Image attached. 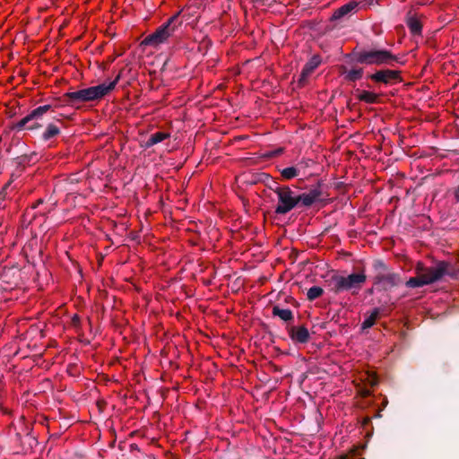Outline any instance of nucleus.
Segmentation results:
<instances>
[{
  "instance_id": "obj_18",
  "label": "nucleus",
  "mask_w": 459,
  "mask_h": 459,
  "mask_svg": "<svg viewBox=\"0 0 459 459\" xmlns=\"http://www.w3.org/2000/svg\"><path fill=\"white\" fill-rule=\"evenodd\" d=\"M357 91L359 92L358 99L360 101H364L368 104H373L377 103L378 100V95L374 92L359 90H357Z\"/></svg>"
},
{
  "instance_id": "obj_10",
  "label": "nucleus",
  "mask_w": 459,
  "mask_h": 459,
  "mask_svg": "<svg viewBox=\"0 0 459 459\" xmlns=\"http://www.w3.org/2000/svg\"><path fill=\"white\" fill-rule=\"evenodd\" d=\"M321 61L320 56L314 55L304 65L300 74L299 82H304L318 67Z\"/></svg>"
},
{
  "instance_id": "obj_3",
  "label": "nucleus",
  "mask_w": 459,
  "mask_h": 459,
  "mask_svg": "<svg viewBox=\"0 0 459 459\" xmlns=\"http://www.w3.org/2000/svg\"><path fill=\"white\" fill-rule=\"evenodd\" d=\"M416 274H422L429 285L439 281L445 276L456 280L459 278V265L447 261H437L434 265L427 267L422 262L415 266Z\"/></svg>"
},
{
  "instance_id": "obj_28",
  "label": "nucleus",
  "mask_w": 459,
  "mask_h": 459,
  "mask_svg": "<svg viewBox=\"0 0 459 459\" xmlns=\"http://www.w3.org/2000/svg\"><path fill=\"white\" fill-rule=\"evenodd\" d=\"M286 302L291 303V304H293L295 307H298V306H299V303L297 302V300H296L294 298L290 297V296L287 297V299H286Z\"/></svg>"
},
{
  "instance_id": "obj_31",
  "label": "nucleus",
  "mask_w": 459,
  "mask_h": 459,
  "mask_svg": "<svg viewBox=\"0 0 459 459\" xmlns=\"http://www.w3.org/2000/svg\"><path fill=\"white\" fill-rule=\"evenodd\" d=\"M43 203V200L42 199H39L36 201V203L34 204H32V208L35 209L37 208L40 204Z\"/></svg>"
},
{
  "instance_id": "obj_13",
  "label": "nucleus",
  "mask_w": 459,
  "mask_h": 459,
  "mask_svg": "<svg viewBox=\"0 0 459 459\" xmlns=\"http://www.w3.org/2000/svg\"><path fill=\"white\" fill-rule=\"evenodd\" d=\"M406 24H407L411 34H413V35H420L421 34L422 24L416 17L411 15V11L407 13Z\"/></svg>"
},
{
  "instance_id": "obj_24",
  "label": "nucleus",
  "mask_w": 459,
  "mask_h": 459,
  "mask_svg": "<svg viewBox=\"0 0 459 459\" xmlns=\"http://www.w3.org/2000/svg\"><path fill=\"white\" fill-rule=\"evenodd\" d=\"M297 202L298 206L299 205L303 207H310L315 204L314 200L308 195L307 193H302L300 195H298Z\"/></svg>"
},
{
  "instance_id": "obj_26",
  "label": "nucleus",
  "mask_w": 459,
  "mask_h": 459,
  "mask_svg": "<svg viewBox=\"0 0 459 459\" xmlns=\"http://www.w3.org/2000/svg\"><path fill=\"white\" fill-rule=\"evenodd\" d=\"M264 176L269 180V182L266 183V186L277 195L282 189V186H280L279 183L271 178L269 175L264 174Z\"/></svg>"
},
{
  "instance_id": "obj_30",
  "label": "nucleus",
  "mask_w": 459,
  "mask_h": 459,
  "mask_svg": "<svg viewBox=\"0 0 459 459\" xmlns=\"http://www.w3.org/2000/svg\"><path fill=\"white\" fill-rule=\"evenodd\" d=\"M73 324L77 325L80 323V317L78 315H74L72 318Z\"/></svg>"
},
{
  "instance_id": "obj_25",
  "label": "nucleus",
  "mask_w": 459,
  "mask_h": 459,
  "mask_svg": "<svg viewBox=\"0 0 459 459\" xmlns=\"http://www.w3.org/2000/svg\"><path fill=\"white\" fill-rule=\"evenodd\" d=\"M324 290L319 286H313L307 290V298L308 300L313 301L322 296Z\"/></svg>"
},
{
  "instance_id": "obj_16",
  "label": "nucleus",
  "mask_w": 459,
  "mask_h": 459,
  "mask_svg": "<svg viewBox=\"0 0 459 459\" xmlns=\"http://www.w3.org/2000/svg\"><path fill=\"white\" fill-rule=\"evenodd\" d=\"M379 314L380 309L378 307H376L373 309L369 316L366 315L365 319L361 324V329L366 330L372 327L375 325L377 318L379 316Z\"/></svg>"
},
{
  "instance_id": "obj_4",
  "label": "nucleus",
  "mask_w": 459,
  "mask_h": 459,
  "mask_svg": "<svg viewBox=\"0 0 459 459\" xmlns=\"http://www.w3.org/2000/svg\"><path fill=\"white\" fill-rule=\"evenodd\" d=\"M367 281V276L363 272L354 273L349 275H341L333 273L325 281L328 290L334 294L343 291H350L351 294H357Z\"/></svg>"
},
{
  "instance_id": "obj_6",
  "label": "nucleus",
  "mask_w": 459,
  "mask_h": 459,
  "mask_svg": "<svg viewBox=\"0 0 459 459\" xmlns=\"http://www.w3.org/2000/svg\"><path fill=\"white\" fill-rule=\"evenodd\" d=\"M181 11L171 16L165 23L160 26L153 33L148 35L141 43L142 46L153 48L164 43L174 31L182 24L179 20Z\"/></svg>"
},
{
  "instance_id": "obj_11",
  "label": "nucleus",
  "mask_w": 459,
  "mask_h": 459,
  "mask_svg": "<svg viewBox=\"0 0 459 459\" xmlns=\"http://www.w3.org/2000/svg\"><path fill=\"white\" fill-rule=\"evenodd\" d=\"M357 7L358 3L356 1H351L335 10L332 15V20H340L352 13Z\"/></svg>"
},
{
  "instance_id": "obj_12",
  "label": "nucleus",
  "mask_w": 459,
  "mask_h": 459,
  "mask_svg": "<svg viewBox=\"0 0 459 459\" xmlns=\"http://www.w3.org/2000/svg\"><path fill=\"white\" fill-rule=\"evenodd\" d=\"M32 121H33V119L30 117V114H29L26 117H24L22 119H21L19 122L14 124L13 126V129L21 131L23 129L34 130V129H38V128L41 127V125H39L37 122H34V123L29 125V123H30Z\"/></svg>"
},
{
  "instance_id": "obj_15",
  "label": "nucleus",
  "mask_w": 459,
  "mask_h": 459,
  "mask_svg": "<svg viewBox=\"0 0 459 459\" xmlns=\"http://www.w3.org/2000/svg\"><path fill=\"white\" fill-rule=\"evenodd\" d=\"M170 137V134L169 133L165 132H156L149 136L147 141L144 143L143 146L148 149L152 147L153 145L161 143L165 139H168Z\"/></svg>"
},
{
  "instance_id": "obj_14",
  "label": "nucleus",
  "mask_w": 459,
  "mask_h": 459,
  "mask_svg": "<svg viewBox=\"0 0 459 459\" xmlns=\"http://www.w3.org/2000/svg\"><path fill=\"white\" fill-rule=\"evenodd\" d=\"M272 314L273 316H278L286 323H290L294 319L293 313L290 309L281 308L278 305L273 306Z\"/></svg>"
},
{
  "instance_id": "obj_8",
  "label": "nucleus",
  "mask_w": 459,
  "mask_h": 459,
  "mask_svg": "<svg viewBox=\"0 0 459 459\" xmlns=\"http://www.w3.org/2000/svg\"><path fill=\"white\" fill-rule=\"evenodd\" d=\"M401 72L398 70L381 69L368 75V78L377 83L385 85L393 84L396 82H402Z\"/></svg>"
},
{
  "instance_id": "obj_23",
  "label": "nucleus",
  "mask_w": 459,
  "mask_h": 459,
  "mask_svg": "<svg viewBox=\"0 0 459 459\" xmlns=\"http://www.w3.org/2000/svg\"><path fill=\"white\" fill-rule=\"evenodd\" d=\"M52 109V106L49 104L39 106L33 109L30 114L33 120L40 118L45 113Z\"/></svg>"
},
{
  "instance_id": "obj_7",
  "label": "nucleus",
  "mask_w": 459,
  "mask_h": 459,
  "mask_svg": "<svg viewBox=\"0 0 459 459\" xmlns=\"http://www.w3.org/2000/svg\"><path fill=\"white\" fill-rule=\"evenodd\" d=\"M278 204L275 207L276 214H286L298 206L297 195L289 186H282V189L277 194Z\"/></svg>"
},
{
  "instance_id": "obj_22",
  "label": "nucleus",
  "mask_w": 459,
  "mask_h": 459,
  "mask_svg": "<svg viewBox=\"0 0 459 459\" xmlns=\"http://www.w3.org/2000/svg\"><path fill=\"white\" fill-rule=\"evenodd\" d=\"M364 70L363 68H354L345 72V79L349 82H356L362 78Z\"/></svg>"
},
{
  "instance_id": "obj_5",
  "label": "nucleus",
  "mask_w": 459,
  "mask_h": 459,
  "mask_svg": "<svg viewBox=\"0 0 459 459\" xmlns=\"http://www.w3.org/2000/svg\"><path fill=\"white\" fill-rule=\"evenodd\" d=\"M372 269L373 285L380 290H390L403 282L401 274L394 272L382 259H375L372 262Z\"/></svg>"
},
{
  "instance_id": "obj_21",
  "label": "nucleus",
  "mask_w": 459,
  "mask_h": 459,
  "mask_svg": "<svg viewBox=\"0 0 459 459\" xmlns=\"http://www.w3.org/2000/svg\"><path fill=\"white\" fill-rule=\"evenodd\" d=\"M322 186H323L322 182L318 181L316 186H315L314 188H311L308 192H307L308 194V195L314 200L315 203L321 202L324 200L322 198V196H323Z\"/></svg>"
},
{
  "instance_id": "obj_1",
  "label": "nucleus",
  "mask_w": 459,
  "mask_h": 459,
  "mask_svg": "<svg viewBox=\"0 0 459 459\" xmlns=\"http://www.w3.org/2000/svg\"><path fill=\"white\" fill-rule=\"evenodd\" d=\"M349 57L352 62L365 65L394 66V63L403 64L398 56L387 49L356 48L349 55Z\"/></svg>"
},
{
  "instance_id": "obj_29",
  "label": "nucleus",
  "mask_w": 459,
  "mask_h": 459,
  "mask_svg": "<svg viewBox=\"0 0 459 459\" xmlns=\"http://www.w3.org/2000/svg\"><path fill=\"white\" fill-rule=\"evenodd\" d=\"M454 197L456 203H459V186L454 191Z\"/></svg>"
},
{
  "instance_id": "obj_17",
  "label": "nucleus",
  "mask_w": 459,
  "mask_h": 459,
  "mask_svg": "<svg viewBox=\"0 0 459 459\" xmlns=\"http://www.w3.org/2000/svg\"><path fill=\"white\" fill-rule=\"evenodd\" d=\"M425 285H429L425 277L420 274H417L416 277H411L406 282L405 286L407 288L415 289V288H420Z\"/></svg>"
},
{
  "instance_id": "obj_20",
  "label": "nucleus",
  "mask_w": 459,
  "mask_h": 459,
  "mask_svg": "<svg viewBox=\"0 0 459 459\" xmlns=\"http://www.w3.org/2000/svg\"><path fill=\"white\" fill-rule=\"evenodd\" d=\"M60 134V129L54 124H48L45 132L42 134V139L48 141Z\"/></svg>"
},
{
  "instance_id": "obj_2",
  "label": "nucleus",
  "mask_w": 459,
  "mask_h": 459,
  "mask_svg": "<svg viewBox=\"0 0 459 459\" xmlns=\"http://www.w3.org/2000/svg\"><path fill=\"white\" fill-rule=\"evenodd\" d=\"M121 73L117 74L114 81L109 83H100L96 86L82 89L76 91L66 92L64 94V101L70 106H74L83 102L100 100L109 93L116 87L120 80Z\"/></svg>"
},
{
  "instance_id": "obj_27",
  "label": "nucleus",
  "mask_w": 459,
  "mask_h": 459,
  "mask_svg": "<svg viewBox=\"0 0 459 459\" xmlns=\"http://www.w3.org/2000/svg\"><path fill=\"white\" fill-rule=\"evenodd\" d=\"M9 185H10V182L5 184L4 186L2 188V190L0 191V209L4 208V202L6 198V189L9 186Z\"/></svg>"
},
{
  "instance_id": "obj_9",
  "label": "nucleus",
  "mask_w": 459,
  "mask_h": 459,
  "mask_svg": "<svg viewBox=\"0 0 459 459\" xmlns=\"http://www.w3.org/2000/svg\"><path fill=\"white\" fill-rule=\"evenodd\" d=\"M290 338L296 343H307L310 339V334L307 327L290 326L288 329Z\"/></svg>"
},
{
  "instance_id": "obj_19",
  "label": "nucleus",
  "mask_w": 459,
  "mask_h": 459,
  "mask_svg": "<svg viewBox=\"0 0 459 459\" xmlns=\"http://www.w3.org/2000/svg\"><path fill=\"white\" fill-rule=\"evenodd\" d=\"M281 177L284 180H290L299 176L300 170L298 167L291 166L280 169Z\"/></svg>"
}]
</instances>
